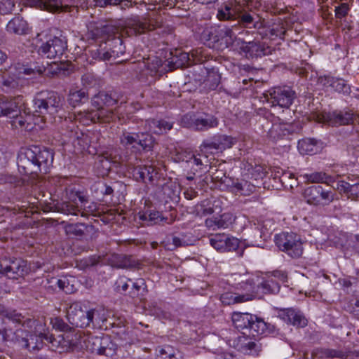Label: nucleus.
<instances>
[{"label": "nucleus", "instance_id": "nucleus-1", "mask_svg": "<svg viewBox=\"0 0 359 359\" xmlns=\"http://www.w3.org/2000/svg\"><path fill=\"white\" fill-rule=\"evenodd\" d=\"M4 323L7 327L0 330L2 339L18 342L26 348H38V339L41 341H47L51 344L52 348L59 353L69 351L75 346H82L83 342L86 343L84 337L79 332H68L54 337L42 323L30 318L25 319L15 311L6 314Z\"/></svg>", "mask_w": 359, "mask_h": 359}, {"label": "nucleus", "instance_id": "nucleus-2", "mask_svg": "<svg viewBox=\"0 0 359 359\" xmlns=\"http://www.w3.org/2000/svg\"><path fill=\"white\" fill-rule=\"evenodd\" d=\"M34 114L22 112L21 107L24 104L23 97L19 104L15 115L11 114V125L15 128H20L25 130H32L36 126L40 128V123L56 122V116L61 120L62 115L60 114L63 105L62 97L55 92H40L36 95L33 100Z\"/></svg>", "mask_w": 359, "mask_h": 359}, {"label": "nucleus", "instance_id": "nucleus-3", "mask_svg": "<svg viewBox=\"0 0 359 359\" xmlns=\"http://www.w3.org/2000/svg\"><path fill=\"white\" fill-rule=\"evenodd\" d=\"M118 29L111 25H90L86 34L88 39L97 43L104 42L107 45L102 48L93 46L89 50L91 57L97 60L107 61L116 58L125 52V47Z\"/></svg>", "mask_w": 359, "mask_h": 359}, {"label": "nucleus", "instance_id": "nucleus-4", "mask_svg": "<svg viewBox=\"0 0 359 359\" xmlns=\"http://www.w3.org/2000/svg\"><path fill=\"white\" fill-rule=\"evenodd\" d=\"M117 104L116 99L107 93H99L92 100V106L95 108L90 111H80L77 114L69 116V121L72 122V118L82 122L83 124H88V122H110L121 119L122 116L123 106L120 105L113 108L114 105ZM68 120L65 118V123H67Z\"/></svg>", "mask_w": 359, "mask_h": 359}, {"label": "nucleus", "instance_id": "nucleus-5", "mask_svg": "<svg viewBox=\"0 0 359 359\" xmlns=\"http://www.w3.org/2000/svg\"><path fill=\"white\" fill-rule=\"evenodd\" d=\"M53 150L46 147L22 148L18 155V171L25 176L46 173L53 165Z\"/></svg>", "mask_w": 359, "mask_h": 359}, {"label": "nucleus", "instance_id": "nucleus-6", "mask_svg": "<svg viewBox=\"0 0 359 359\" xmlns=\"http://www.w3.org/2000/svg\"><path fill=\"white\" fill-rule=\"evenodd\" d=\"M287 275L285 271H268L251 278L244 283L243 286L249 293L235 297L236 302H243L252 300L255 295L261 292L262 293L278 292L280 283L287 282Z\"/></svg>", "mask_w": 359, "mask_h": 359}, {"label": "nucleus", "instance_id": "nucleus-7", "mask_svg": "<svg viewBox=\"0 0 359 359\" xmlns=\"http://www.w3.org/2000/svg\"><path fill=\"white\" fill-rule=\"evenodd\" d=\"M62 212L66 215L82 217L92 215H96L98 212V205L93 201H89L81 192L73 189L66 190V201H64L59 208Z\"/></svg>", "mask_w": 359, "mask_h": 359}, {"label": "nucleus", "instance_id": "nucleus-8", "mask_svg": "<svg viewBox=\"0 0 359 359\" xmlns=\"http://www.w3.org/2000/svg\"><path fill=\"white\" fill-rule=\"evenodd\" d=\"M45 70V67L43 65H38V63L26 65L18 63L11 68L12 77L5 79L3 84L5 86L14 88L18 86L20 80L41 75Z\"/></svg>", "mask_w": 359, "mask_h": 359}, {"label": "nucleus", "instance_id": "nucleus-9", "mask_svg": "<svg viewBox=\"0 0 359 359\" xmlns=\"http://www.w3.org/2000/svg\"><path fill=\"white\" fill-rule=\"evenodd\" d=\"M120 142L126 148L133 149L134 152H139L142 150H151L154 146V140L147 132L138 134L123 131L120 136Z\"/></svg>", "mask_w": 359, "mask_h": 359}, {"label": "nucleus", "instance_id": "nucleus-10", "mask_svg": "<svg viewBox=\"0 0 359 359\" xmlns=\"http://www.w3.org/2000/svg\"><path fill=\"white\" fill-rule=\"evenodd\" d=\"M276 246L293 258L299 257L303 253L302 243L299 236L292 232H282L274 238Z\"/></svg>", "mask_w": 359, "mask_h": 359}, {"label": "nucleus", "instance_id": "nucleus-11", "mask_svg": "<svg viewBox=\"0 0 359 359\" xmlns=\"http://www.w3.org/2000/svg\"><path fill=\"white\" fill-rule=\"evenodd\" d=\"M267 102L272 107L289 108L294 99V92L289 88L276 87L264 94Z\"/></svg>", "mask_w": 359, "mask_h": 359}, {"label": "nucleus", "instance_id": "nucleus-12", "mask_svg": "<svg viewBox=\"0 0 359 359\" xmlns=\"http://www.w3.org/2000/svg\"><path fill=\"white\" fill-rule=\"evenodd\" d=\"M67 48V40L66 36L60 34L59 36H54L43 43L39 49V53L47 58L56 59L60 58Z\"/></svg>", "mask_w": 359, "mask_h": 359}, {"label": "nucleus", "instance_id": "nucleus-13", "mask_svg": "<svg viewBox=\"0 0 359 359\" xmlns=\"http://www.w3.org/2000/svg\"><path fill=\"white\" fill-rule=\"evenodd\" d=\"M312 118L318 123L338 126L349 124L353 121V114L348 111L316 112Z\"/></svg>", "mask_w": 359, "mask_h": 359}, {"label": "nucleus", "instance_id": "nucleus-14", "mask_svg": "<svg viewBox=\"0 0 359 359\" xmlns=\"http://www.w3.org/2000/svg\"><path fill=\"white\" fill-rule=\"evenodd\" d=\"M182 123L184 126L195 130H205L218 125L217 119L208 114L199 116L186 114L182 118Z\"/></svg>", "mask_w": 359, "mask_h": 359}, {"label": "nucleus", "instance_id": "nucleus-15", "mask_svg": "<svg viewBox=\"0 0 359 359\" xmlns=\"http://www.w3.org/2000/svg\"><path fill=\"white\" fill-rule=\"evenodd\" d=\"M240 48L247 57L250 58L271 55L275 51V49L265 41H243Z\"/></svg>", "mask_w": 359, "mask_h": 359}, {"label": "nucleus", "instance_id": "nucleus-16", "mask_svg": "<svg viewBox=\"0 0 359 359\" xmlns=\"http://www.w3.org/2000/svg\"><path fill=\"white\" fill-rule=\"evenodd\" d=\"M67 318L69 322L76 327H89L88 310H83L81 303L79 302H73L69 306L67 310Z\"/></svg>", "mask_w": 359, "mask_h": 359}, {"label": "nucleus", "instance_id": "nucleus-17", "mask_svg": "<svg viewBox=\"0 0 359 359\" xmlns=\"http://www.w3.org/2000/svg\"><path fill=\"white\" fill-rule=\"evenodd\" d=\"M210 244L220 252L233 251L239 245V241L226 233H216L210 237Z\"/></svg>", "mask_w": 359, "mask_h": 359}, {"label": "nucleus", "instance_id": "nucleus-18", "mask_svg": "<svg viewBox=\"0 0 359 359\" xmlns=\"http://www.w3.org/2000/svg\"><path fill=\"white\" fill-rule=\"evenodd\" d=\"M278 317L285 323L294 326L304 327L307 325L305 316L296 309H280L278 311Z\"/></svg>", "mask_w": 359, "mask_h": 359}, {"label": "nucleus", "instance_id": "nucleus-19", "mask_svg": "<svg viewBox=\"0 0 359 359\" xmlns=\"http://www.w3.org/2000/svg\"><path fill=\"white\" fill-rule=\"evenodd\" d=\"M242 12V4L236 0H229L218 8L217 17L219 20L237 18Z\"/></svg>", "mask_w": 359, "mask_h": 359}, {"label": "nucleus", "instance_id": "nucleus-20", "mask_svg": "<svg viewBox=\"0 0 359 359\" xmlns=\"http://www.w3.org/2000/svg\"><path fill=\"white\" fill-rule=\"evenodd\" d=\"M318 84L327 91H336L339 93H348L350 92V87L346 81L340 78L324 76L318 78Z\"/></svg>", "mask_w": 359, "mask_h": 359}, {"label": "nucleus", "instance_id": "nucleus-21", "mask_svg": "<svg viewBox=\"0 0 359 359\" xmlns=\"http://www.w3.org/2000/svg\"><path fill=\"white\" fill-rule=\"evenodd\" d=\"M234 144L233 139L226 135H222L210 142H204L201 147V151L203 154H213L218 151H222L230 148Z\"/></svg>", "mask_w": 359, "mask_h": 359}, {"label": "nucleus", "instance_id": "nucleus-22", "mask_svg": "<svg viewBox=\"0 0 359 359\" xmlns=\"http://www.w3.org/2000/svg\"><path fill=\"white\" fill-rule=\"evenodd\" d=\"M70 123L71 126H67L68 129H69V131L67 132V135L74 147L80 151L88 149L91 142L89 135L81 131L75 130V124L73 123Z\"/></svg>", "mask_w": 359, "mask_h": 359}, {"label": "nucleus", "instance_id": "nucleus-23", "mask_svg": "<svg viewBox=\"0 0 359 359\" xmlns=\"http://www.w3.org/2000/svg\"><path fill=\"white\" fill-rule=\"evenodd\" d=\"M154 29V25L150 20L146 19H134L127 22L126 27L123 30L128 36L137 35Z\"/></svg>", "mask_w": 359, "mask_h": 359}, {"label": "nucleus", "instance_id": "nucleus-24", "mask_svg": "<svg viewBox=\"0 0 359 359\" xmlns=\"http://www.w3.org/2000/svg\"><path fill=\"white\" fill-rule=\"evenodd\" d=\"M264 29L260 32L261 34H264L272 39L280 38L283 39L287 32V23L281 19H276L272 23L265 20V27L262 28Z\"/></svg>", "mask_w": 359, "mask_h": 359}, {"label": "nucleus", "instance_id": "nucleus-25", "mask_svg": "<svg viewBox=\"0 0 359 359\" xmlns=\"http://www.w3.org/2000/svg\"><path fill=\"white\" fill-rule=\"evenodd\" d=\"M133 176L137 181L153 183L157 179L158 172L151 166L140 165L133 170Z\"/></svg>", "mask_w": 359, "mask_h": 359}, {"label": "nucleus", "instance_id": "nucleus-26", "mask_svg": "<svg viewBox=\"0 0 359 359\" xmlns=\"http://www.w3.org/2000/svg\"><path fill=\"white\" fill-rule=\"evenodd\" d=\"M176 160L187 163V167L191 168L194 173L201 170L203 166L201 158L197 157L193 152L187 150L179 152L176 156Z\"/></svg>", "mask_w": 359, "mask_h": 359}, {"label": "nucleus", "instance_id": "nucleus-27", "mask_svg": "<svg viewBox=\"0 0 359 359\" xmlns=\"http://www.w3.org/2000/svg\"><path fill=\"white\" fill-rule=\"evenodd\" d=\"M228 187L231 191L244 196H249L255 190V185L243 179L231 180Z\"/></svg>", "mask_w": 359, "mask_h": 359}, {"label": "nucleus", "instance_id": "nucleus-28", "mask_svg": "<svg viewBox=\"0 0 359 359\" xmlns=\"http://www.w3.org/2000/svg\"><path fill=\"white\" fill-rule=\"evenodd\" d=\"M237 18H239V22L241 25L247 28L253 27L259 30L265 27L264 19H261L259 16H256L255 18L250 13L243 12V8L241 13L239 14Z\"/></svg>", "mask_w": 359, "mask_h": 359}, {"label": "nucleus", "instance_id": "nucleus-29", "mask_svg": "<svg viewBox=\"0 0 359 359\" xmlns=\"http://www.w3.org/2000/svg\"><path fill=\"white\" fill-rule=\"evenodd\" d=\"M20 101H22V96L10 100L0 98V116H6L11 118V114L15 115Z\"/></svg>", "mask_w": 359, "mask_h": 359}, {"label": "nucleus", "instance_id": "nucleus-30", "mask_svg": "<svg viewBox=\"0 0 359 359\" xmlns=\"http://www.w3.org/2000/svg\"><path fill=\"white\" fill-rule=\"evenodd\" d=\"M36 6L50 11H63L70 0H34Z\"/></svg>", "mask_w": 359, "mask_h": 359}, {"label": "nucleus", "instance_id": "nucleus-31", "mask_svg": "<svg viewBox=\"0 0 359 359\" xmlns=\"http://www.w3.org/2000/svg\"><path fill=\"white\" fill-rule=\"evenodd\" d=\"M6 29L11 34L23 35L27 34L29 26L22 18L15 17L7 23Z\"/></svg>", "mask_w": 359, "mask_h": 359}, {"label": "nucleus", "instance_id": "nucleus-32", "mask_svg": "<svg viewBox=\"0 0 359 359\" xmlns=\"http://www.w3.org/2000/svg\"><path fill=\"white\" fill-rule=\"evenodd\" d=\"M116 162V160H114L111 155L105 153L97 156L95 163V168L97 169L99 175L104 176L110 170L111 163Z\"/></svg>", "mask_w": 359, "mask_h": 359}, {"label": "nucleus", "instance_id": "nucleus-33", "mask_svg": "<svg viewBox=\"0 0 359 359\" xmlns=\"http://www.w3.org/2000/svg\"><path fill=\"white\" fill-rule=\"evenodd\" d=\"M147 132L161 134L170 130L172 128V123L165 120H149L146 121Z\"/></svg>", "mask_w": 359, "mask_h": 359}, {"label": "nucleus", "instance_id": "nucleus-34", "mask_svg": "<svg viewBox=\"0 0 359 359\" xmlns=\"http://www.w3.org/2000/svg\"><path fill=\"white\" fill-rule=\"evenodd\" d=\"M318 144V142L314 139H303L298 142L297 148L302 155H312L319 151L320 147Z\"/></svg>", "mask_w": 359, "mask_h": 359}, {"label": "nucleus", "instance_id": "nucleus-35", "mask_svg": "<svg viewBox=\"0 0 359 359\" xmlns=\"http://www.w3.org/2000/svg\"><path fill=\"white\" fill-rule=\"evenodd\" d=\"M311 355L313 358L332 359L334 358H343L344 354L342 351L325 348H316L313 350Z\"/></svg>", "mask_w": 359, "mask_h": 359}, {"label": "nucleus", "instance_id": "nucleus-36", "mask_svg": "<svg viewBox=\"0 0 359 359\" xmlns=\"http://www.w3.org/2000/svg\"><path fill=\"white\" fill-rule=\"evenodd\" d=\"M89 326H101L107 320L106 310L102 306H97L88 310Z\"/></svg>", "mask_w": 359, "mask_h": 359}, {"label": "nucleus", "instance_id": "nucleus-37", "mask_svg": "<svg viewBox=\"0 0 359 359\" xmlns=\"http://www.w3.org/2000/svg\"><path fill=\"white\" fill-rule=\"evenodd\" d=\"M252 320H255V316L248 313L235 312L232 315L233 323L238 330L249 328Z\"/></svg>", "mask_w": 359, "mask_h": 359}, {"label": "nucleus", "instance_id": "nucleus-38", "mask_svg": "<svg viewBox=\"0 0 359 359\" xmlns=\"http://www.w3.org/2000/svg\"><path fill=\"white\" fill-rule=\"evenodd\" d=\"M321 191V186H311L304 189V196L309 204H319V191Z\"/></svg>", "mask_w": 359, "mask_h": 359}, {"label": "nucleus", "instance_id": "nucleus-39", "mask_svg": "<svg viewBox=\"0 0 359 359\" xmlns=\"http://www.w3.org/2000/svg\"><path fill=\"white\" fill-rule=\"evenodd\" d=\"M137 216L140 220L145 222L147 225H152L163 220L161 212L158 211L140 212Z\"/></svg>", "mask_w": 359, "mask_h": 359}, {"label": "nucleus", "instance_id": "nucleus-40", "mask_svg": "<svg viewBox=\"0 0 359 359\" xmlns=\"http://www.w3.org/2000/svg\"><path fill=\"white\" fill-rule=\"evenodd\" d=\"M87 99V93L83 90H79L70 91L68 95L67 101L71 106L75 107L77 105L83 103Z\"/></svg>", "mask_w": 359, "mask_h": 359}, {"label": "nucleus", "instance_id": "nucleus-41", "mask_svg": "<svg viewBox=\"0 0 359 359\" xmlns=\"http://www.w3.org/2000/svg\"><path fill=\"white\" fill-rule=\"evenodd\" d=\"M163 191L167 198L177 201L180 194V188L176 183L170 182L163 186Z\"/></svg>", "mask_w": 359, "mask_h": 359}, {"label": "nucleus", "instance_id": "nucleus-42", "mask_svg": "<svg viewBox=\"0 0 359 359\" xmlns=\"http://www.w3.org/2000/svg\"><path fill=\"white\" fill-rule=\"evenodd\" d=\"M220 74L214 69L208 72L206 78L205 79V85L210 90H215L220 82Z\"/></svg>", "mask_w": 359, "mask_h": 359}, {"label": "nucleus", "instance_id": "nucleus-43", "mask_svg": "<svg viewBox=\"0 0 359 359\" xmlns=\"http://www.w3.org/2000/svg\"><path fill=\"white\" fill-rule=\"evenodd\" d=\"M288 125L285 123H274L269 130L270 137L278 139L289 134Z\"/></svg>", "mask_w": 359, "mask_h": 359}, {"label": "nucleus", "instance_id": "nucleus-44", "mask_svg": "<svg viewBox=\"0 0 359 359\" xmlns=\"http://www.w3.org/2000/svg\"><path fill=\"white\" fill-rule=\"evenodd\" d=\"M205 224L209 229L212 230L225 229L227 227V224L224 219V215L208 218L205 221Z\"/></svg>", "mask_w": 359, "mask_h": 359}, {"label": "nucleus", "instance_id": "nucleus-45", "mask_svg": "<svg viewBox=\"0 0 359 359\" xmlns=\"http://www.w3.org/2000/svg\"><path fill=\"white\" fill-rule=\"evenodd\" d=\"M238 343L241 344L240 346L238 344V348L243 353L246 354H253L256 352L255 351V348L257 346L256 344L253 341H248L245 336L238 337Z\"/></svg>", "mask_w": 359, "mask_h": 359}, {"label": "nucleus", "instance_id": "nucleus-46", "mask_svg": "<svg viewBox=\"0 0 359 359\" xmlns=\"http://www.w3.org/2000/svg\"><path fill=\"white\" fill-rule=\"evenodd\" d=\"M218 39L217 41L219 39L224 40L226 44H230L233 43L234 39H236V34L232 28L230 27H222L218 30Z\"/></svg>", "mask_w": 359, "mask_h": 359}, {"label": "nucleus", "instance_id": "nucleus-47", "mask_svg": "<svg viewBox=\"0 0 359 359\" xmlns=\"http://www.w3.org/2000/svg\"><path fill=\"white\" fill-rule=\"evenodd\" d=\"M249 329L252 331L253 335H261L263 334L266 330V324L263 320L255 316V320L250 322Z\"/></svg>", "mask_w": 359, "mask_h": 359}, {"label": "nucleus", "instance_id": "nucleus-48", "mask_svg": "<svg viewBox=\"0 0 359 359\" xmlns=\"http://www.w3.org/2000/svg\"><path fill=\"white\" fill-rule=\"evenodd\" d=\"M93 266H102V265L100 264V257L92 256L84 258L80 260L79 263L76 265L79 269H86Z\"/></svg>", "mask_w": 359, "mask_h": 359}, {"label": "nucleus", "instance_id": "nucleus-49", "mask_svg": "<svg viewBox=\"0 0 359 359\" xmlns=\"http://www.w3.org/2000/svg\"><path fill=\"white\" fill-rule=\"evenodd\" d=\"M301 177L311 183H323L327 180L326 175L322 172L304 173L302 174Z\"/></svg>", "mask_w": 359, "mask_h": 359}, {"label": "nucleus", "instance_id": "nucleus-50", "mask_svg": "<svg viewBox=\"0 0 359 359\" xmlns=\"http://www.w3.org/2000/svg\"><path fill=\"white\" fill-rule=\"evenodd\" d=\"M271 175L273 179H279L282 183L294 176L292 173L285 171L280 167H273L271 169Z\"/></svg>", "mask_w": 359, "mask_h": 359}, {"label": "nucleus", "instance_id": "nucleus-51", "mask_svg": "<svg viewBox=\"0 0 359 359\" xmlns=\"http://www.w3.org/2000/svg\"><path fill=\"white\" fill-rule=\"evenodd\" d=\"M156 351L160 359H180L177 357L175 351L170 346L159 347Z\"/></svg>", "mask_w": 359, "mask_h": 359}, {"label": "nucleus", "instance_id": "nucleus-52", "mask_svg": "<svg viewBox=\"0 0 359 359\" xmlns=\"http://www.w3.org/2000/svg\"><path fill=\"white\" fill-rule=\"evenodd\" d=\"M94 340L93 345L95 347L92 348V351L96 352L99 355H109L111 354V350L104 346V343L100 339L96 337Z\"/></svg>", "mask_w": 359, "mask_h": 359}, {"label": "nucleus", "instance_id": "nucleus-53", "mask_svg": "<svg viewBox=\"0 0 359 359\" xmlns=\"http://www.w3.org/2000/svg\"><path fill=\"white\" fill-rule=\"evenodd\" d=\"M197 211L203 216L211 215L214 212L212 203L210 201H204L197 206Z\"/></svg>", "mask_w": 359, "mask_h": 359}, {"label": "nucleus", "instance_id": "nucleus-54", "mask_svg": "<svg viewBox=\"0 0 359 359\" xmlns=\"http://www.w3.org/2000/svg\"><path fill=\"white\" fill-rule=\"evenodd\" d=\"M83 225L79 224H69L65 227V231L67 235L81 236L83 234Z\"/></svg>", "mask_w": 359, "mask_h": 359}, {"label": "nucleus", "instance_id": "nucleus-55", "mask_svg": "<svg viewBox=\"0 0 359 359\" xmlns=\"http://www.w3.org/2000/svg\"><path fill=\"white\" fill-rule=\"evenodd\" d=\"M15 0H0V13L8 14L11 13L15 7Z\"/></svg>", "mask_w": 359, "mask_h": 359}, {"label": "nucleus", "instance_id": "nucleus-56", "mask_svg": "<svg viewBox=\"0 0 359 359\" xmlns=\"http://www.w3.org/2000/svg\"><path fill=\"white\" fill-rule=\"evenodd\" d=\"M319 203H330L334 200V194L330 190H325L321 187V191H319Z\"/></svg>", "mask_w": 359, "mask_h": 359}, {"label": "nucleus", "instance_id": "nucleus-57", "mask_svg": "<svg viewBox=\"0 0 359 359\" xmlns=\"http://www.w3.org/2000/svg\"><path fill=\"white\" fill-rule=\"evenodd\" d=\"M118 268L121 269H139L141 268L140 264L135 262L132 257H124V260H123V263L117 266Z\"/></svg>", "mask_w": 359, "mask_h": 359}, {"label": "nucleus", "instance_id": "nucleus-58", "mask_svg": "<svg viewBox=\"0 0 359 359\" xmlns=\"http://www.w3.org/2000/svg\"><path fill=\"white\" fill-rule=\"evenodd\" d=\"M172 243L168 244L167 248L170 250H173L176 248L185 246L189 245V243L184 239V238L172 236L171 238Z\"/></svg>", "mask_w": 359, "mask_h": 359}, {"label": "nucleus", "instance_id": "nucleus-59", "mask_svg": "<svg viewBox=\"0 0 359 359\" xmlns=\"http://www.w3.org/2000/svg\"><path fill=\"white\" fill-rule=\"evenodd\" d=\"M82 83L86 88H91L96 85L97 81L94 76L90 74H86L82 76Z\"/></svg>", "mask_w": 359, "mask_h": 359}, {"label": "nucleus", "instance_id": "nucleus-60", "mask_svg": "<svg viewBox=\"0 0 359 359\" xmlns=\"http://www.w3.org/2000/svg\"><path fill=\"white\" fill-rule=\"evenodd\" d=\"M349 11V7L347 4H341L340 6L335 8V15L337 18H342L345 17Z\"/></svg>", "mask_w": 359, "mask_h": 359}, {"label": "nucleus", "instance_id": "nucleus-61", "mask_svg": "<svg viewBox=\"0 0 359 359\" xmlns=\"http://www.w3.org/2000/svg\"><path fill=\"white\" fill-rule=\"evenodd\" d=\"M11 183V184H20V181L18 180L17 177L7 175V174H0V183Z\"/></svg>", "mask_w": 359, "mask_h": 359}, {"label": "nucleus", "instance_id": "nucleus-62", "mask_svg": "<svg viewBox=\"0 0 359 359\" xmlns=\"http://www.w3.org/2000/svg\"><path fill=\"white\" fill-rule=\"evenodd\" d=\"M110 6L121 5V8H129L133 5V0H109Z\"/></svg>", "mask_w": 359, "mask_h": 359}, {"label": "nucleus", "instance_id": "nucleus-63", "mask_svg": "<svg viewBox=\"0 0 359 359\" xmlns=\"http://www.w3.org/2000/svg\"><path fill=\"white\" fill-rule=\"evenodd\" d=\"M351 185L352 184H350L345 181H339L337 184V189L340 191L348 194L350 195Z\"/></svg>", "mask_w": 359, "mask_h": 359}, {"label": "nucleus", "instance_id": "nucleus-64", "mask_svg": "<svg viewBox=\"0 0 359 359\" xmlns=\"http://www.w3.org/2000/svg\"><path fill=\"white\" fill-rule=\"evenodd\" d=\"M50 323L53 325V327L58 330H63L66 327L65 323L62 320L57 318L52 319Z\"/></svg>", "mask_w": 359, "mask_h": 359}]
</instances>
